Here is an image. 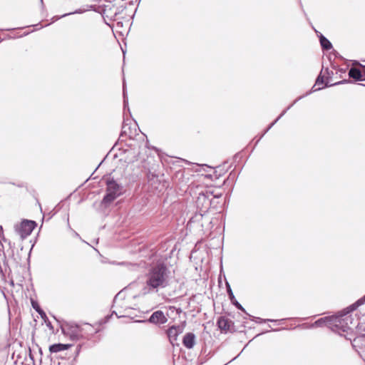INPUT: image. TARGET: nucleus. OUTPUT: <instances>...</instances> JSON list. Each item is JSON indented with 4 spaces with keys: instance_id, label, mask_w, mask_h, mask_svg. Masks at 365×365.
<instances>
[{
    "instance_id": "7",
    "label": "nucleus",
    "mask_w": 365,
    "mask_h": 365,
    "mask_svg": "<svg viewBox=\"0 0 365 365\" xmlns=\"http://www.w3.org/2000/svg\"><path fill=\"white\" fill-rule=\"evenodd\" d=\"M62 332L65 335L69 336L70 339L73 341L78 340L81 336V329L76 324H71L62 328Z\"/></svg>"
},
{
    "instance_id": "12",
    "label": "nucleus",
    "mask_w": 365,
    "mask_h": 365,
    "mask_svg": "<svg viewBox=\"0 0 365 365\" xmlns=\"http://www.w3.org/2000/svg\"><path fill=\"white\" fill-rule=\"evenodd\" d=\"M227 292L229 296V298L232 304H234L238 309L242 310V312H245L243 307L236 300L235 297L232 291L230 285L227 282Z\"/></svg>"
},
{
    "instance_id": "19",
    "label": "nucleus",
    "mask_w": 365,
    "mask_h": 365,
    "mask_svg": "<svg viewBox=\"0 0 365 365\" xmlns=\"http://www.w3.org/2000/svg\"><path fill=\"white\" fill-rule=\"evenodd\" d=\"M289 107H288L286 110H284L277 118V119L272 122L268 128L264 130V133L261 135L260 138L285 114L287 110H288Z\"/></svg>"
},
{
    "instance_id": "2",
    "label": "nucleus",
    "mask_w": 365,
    "mask_h": 365,
    "mask_svg": "<svg viewBox=\"0 0 365 365\" xmlns=\"http://www.w3.org/2000/svg\"><path fill=\"white\" fill-rule=\"evenodd\" d=\"M106 194L102 200V204L107 206L123 193V186L110 178L106 180Z\"/></svg>"
},
{
    "instance_id": "26",
    "label": "nucleus",
    "mask_w": 365,
    "mask_h": 365,
    "mask_svg": "<svg viewBox=\"0 0 365 365\" xmlns=\"http://www.w3.org/2000/svg\"><path fill=\"white\" fill-rule=\"evenodd\" d=\"M220 195H214V197H220Z\"/></svg>"
},
{
    "instance_id": "16",
    "label": "nucleus",
    "mask_w": 365,
    "mask_h": 365,
    "mask_svg": "<svg viewBox=\"0 0 365 365\" xmlns=\"http://www.w3.org/2000/svg\"><path fill=\"white\" fill-rule=\"evenodd\" d=\"M128 135L130 138H133V134L130 130V128L128 127V125L124 122L122 126V131L120 133V136Z\"/></svg>"
},
{
    "instance_id": "23",
    "label": "nucleus",
    "mask_w": 365,
    "mask_h": 365,
    "mask_svg": "<svg viewBox=\"0 0 365 365\" xmlns=\"http://www.w3.org/2000/svg\"><path fill=\"white\" fill-rule=\"evenodd\" d=\"M331 70H333V71H334V74L332 76V79H335V81H339V80L338 79V78H337V76H337L339 73H341V71H339V70H337V69H336V68H332Z\"/></svg>"
},
{
    "instance_id": "14",
    "label": "nucleus",
    "mask_w": 365,
    "mask_h": 365,
    "mask_svg": "<svg viewBox=\"0 0 365 365\" xmlns=\"http://www.w3.org/2000/svg\"><path fill=\"white\" fill-rule=\"evenodd\" d=\"M349 76L356 81H362L364 79L361 71L357 68H351L349 71Z\"/></svg>"
},
{
    "instance_id": "15",
    "label": "nucleus",
    "mask_w": 365,
    "mask_h": 365,
    "mask_svg": "<svg viewBox=\"0 0 365 365\" xmlns=\"http://www.w3.org/2000/svg\"><path fill=\"white\" fill-rule=\"evenodd\" d=\"M31 305L32 307L40 314L43 319H47L46 313L41 309L37 302L31 300Z\"/></svg>"
},
{
    "instance_id": "28",
    "label": "nucleus",
    "mask_w": 365,
    "mask_h": 365,
    "mask_svg": "<svg viewBox=\"0 0 365 365\" xmlns=\"http://www.w3.org/2000/svg\"><path fill=\"white\" fill-rule=\"evenodd\" d=\"M267 321L273 322L274 320H272V319H267Z\"/></svg>"
},
{
    "instance_id": "20",
    "label": "nucleus",
    "mask_w": 365,
    "mask_h": 365,
    "mask_svg": "<svg viewBox=\"0 0 365 365\" xmlns=\"http://www.w3.org/2000/svg\"><path fill=\"white\" fill-rule=\"evenodd\" d=\"M329 319V318H322L319 320H317L316 322H315V324L317 326H322V324H326L327 326H329V322L328 320Z\"/></svg>"
},
{
    "instance_id": "18",
    "label": "nucleus",
    "mask_w": 365,
    "mask_h": 365,
    "mask_svg": "<svg viewBox=\"0 0 365 365\" xmlns=\"http://www.w3.org/2000/svg\"><path fill=\"white\" fill-rule=\"evenodd\" d=\"M148 182L151 184V185H154L155 184L156 182H160V180L158 179V175L155 174V173H149L148 174Z\"/></svg>"
},
{
    "instance_id": "4",
    "label": "nucleus",
    "mask_w": 365,
    "mask_h": 365,
    "mask_svg": "<svg viewBox=\"0 0 365 365\" xmlns=\"http://www.w3.org/2000/svg\"><path fill=\"white\" fill-rule=\"evenodd\" d=\"M351 321L350 317H332L328 320L329 327L334 331L340 332L346 331L349 327V322Z\"/></svg>"
},
{
    "instance_id": "9",
    "label": "nucleus",
    "mask_w": 365,
    "mask_h": 365,
    "mask_svg": "<svg viewBox=\"0 0 365 365\" xmlns=\"http://www.w3.org/2000/svg\"><path fill=\"white\" fill-rule=\"evenodd\" d=\"M148 322L155 324H163L168 322V318L161 310L154 312L150 317Z\"/></svg>"
},
{
    "instance_id": "17",
    "label": "nucleus",
    "mask_w": 365,
    "mask_h": 365,
    "mask_svg": "<svg viewBox=\"0 0 365 365\" xmlns=\"http://www.w3.org/2000/svg\"><path fill=\"white\" fill-rule=\"evenodd\" d=\"M320 43L322 47L326 50H329L332 47L330 41L323 36L320 37Z\"/></svg>"
},
{
    "instance_id": "21",
    "label": "nucleus",
    "mask_w": 365,
    "mask_h": 365,
    "mask_svg": "<svg viewBox=\"0 0 365 365\" xmlns=\"http://www.w3.org/2000/svg\"><path fill=\"white\" fill-rule=\"evenodd\" d=\"M86 11V9H78V10H76L75 11L73 12H70V13H68V14H65L61 16V17H65L66 16H68V15H71V14H82L83 13L84 11Z\"/></svg>"
},
{
    "instance_id": "27",
    "label": "nucleus",
    "mask_w": 365,
    "mask_h": 365,
    "mask_svg": "<svg viewBox=\"0 0 365 365\" xmlns=\"http://www.w3.org/2000/svg\"><path fill=\"white\" fill-rule=\"evenodd\" d=\"M0 230L2 231L3 230V228L1 226H0Z\"/></svg>"
},
{
    "instance_id": "22",
    "label": "nucleus",
    "mask_w": 365,
    "mask_h": 365,
    "mask_svg": "<svg viewBox=\"0 0 365 365\" xmlns=\"http://www.w3.org/2000/svg\"><path fill=\"white\" fill-rule=\"evenodd\" d=\"M123 103H124V108L127 106L128 104V99L125 96V81H123Z\"/></svg>"
},
{
    "instance_id": "10",
    "label": "nucleus",
    "mask_w": 365,
    "mask_h": 365,
    "mask_svg": "<svg viewBox=\"0 0 365 365\" xmlns=\"http://www.w3.org/2000/svg\"><path fill=\"white\" fill-rule=\"evenodd\" d=\"M182 331L183 327L182 326H172L168 329L167 334L172 344L177 341L178 335L182 333Z\"/></svg>"
},
{
    "instance_id": "29",
    "label": "nucleus",
    "mask_w": 365,
    "mask_h": 365,
    "mask_svg": "<svg viewBox=\"0 0 365 365\" xmlns=\"http://www.w3.org/2000/svg\"><path fill=\"white\" fill-rule=\"evenodd\" d=\"M41 1H43V0H41Z\"/></svg>"
},
{
    "instance_id": "24",
    "label": "nucleus",
    "mask_w": 365,
    "mask_h": 365,
    "mask_svg": "<svg viewBox=\"0 0 365 365\" xmlns=\"http://www.w3.org/2000/svg\"><path fill=\"white\" fill-rule=\"evenodd\" d=\"M46 319H44V321H45V322H46ZM46 325H47V327H49L50 329H52V328H53V327L51 326V322H46Z\"/></svg>"
},
{
    "instance_id": "6",
    "label": "nucleus",
    "mask_w": 365,
    "mask_h": 365,
    "mask_svg": "<svg viewBox=\"0 0 365 365\" xmlns=\"http://www.w3.org/2000/svg\"><path fill=\"white\" fill-rule=\"evenodd\" d=\"M212 195V192L206 190L199 193L196 200L197 207L202 212H206L211 205L210 197Z\"/></svg>"
},
{
    "instance_id": "3",
    "label": "nucleus",
    "mask_w": 365,
    "mask_h": 365,
    "mask_svg": "<svg viewBox=\"0 0 365 365\" xmlns=\"http://www.w3.org/2000/svg\"><path fill=\"white\" fill-rule=\"evenodd\" d=\"M334 74L333 70H329V68L322 69L316 80L314 85V86H317L316 89L319 90L324 86H331L341 83L343 81H335V79H332Z\"/></svg>"
},
{
    "instance_id": "8",
    "label": "nucleus",
    "mask_w": 365,
    "mask_h": 365,
    "mask_svg": "<svg viewBox=\"0 0 365 365\" xmlns=\"http://www.w3.org/2000/svg\"><path fill=\"white\" fill-rule=\"evenodd\" d=\"M217 324L219 329L225 333L234 330V322L226 317H219Z\"/></svg>"
},
{
    "instance_id": "11",
    "label": "nucleus",
    "mask_w": 365,
    "mask_h": 365,
    "mask_svg": "<svg viewBox=\"0 0 365 365\" xmlns=\"http://www.w3.org/2000/svg\"><path fill=\"white\" fill-rule=\"evenodd\" d=\"M182 344L187 349H192L195 344V335L192 332L187 333L183 337Z\"/></svg>"
},
{
    "instance_id": "5",
    "label": "nucleus",
    "mask_w": 365,
    "mask_h": 365,
    "mask_svg": "<svg viewBox=\"0 0 365 365\" xmlns=\"http://www.w3.org/2000/svg\"><path fill=\"white\" fill-rule=\"evenodd\" d=\"M36 226L35 221L24 220L20 224L16 225L14 228L21 237L24 239L31 234Z\"/></svg>"
},
{
    "instance_id": "25",
    "label": "nucleus",
    "mask_w": 365,
    "mask_h": 365,
    "mask_svg": "<svg viewBox=\"0 0 365 365\" xmlns=\"http://www.w3.org/2000/svg\"><path fill=\"white\" fill-rule=\"evenodd\" d=\"M257 322H259V323H262L263 322H265V320H264V319H262L261 318H257Z\"/></svg>"
},
{
    "instance_id": "1",
    "label": "nucleus",
    "mask_w": 365,
    "mask_h": 365,
    "mask_svg": "<svg viewBox=\"0 0 365 365\" xmlns=\"http://www.w3.org/2000/svg\"><path fill=\"white\" fill-rule=\"evenodd\" d=\"M170 272L163 262H158L148 269L146 274L145 284L149 291L158 292L164 289L170 284Z\"/></svg>"
},
{
    "instance_id": "13",
    "label": "nucleus",
    "mask_w": 365,
    "mask_h": 365,
    "mask_svg": "<svg viewBox=\"0 0 365 365\" xmlns=\"http://www.w3.org/2000/svg\"><path fill=\"white\" fill-rule=\"evenodd\" d=\"M71 346V344H54L49 346V351L51 353H58L61 351L67 350Z\"/></svg>"
}]
</instances>
